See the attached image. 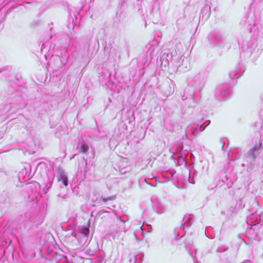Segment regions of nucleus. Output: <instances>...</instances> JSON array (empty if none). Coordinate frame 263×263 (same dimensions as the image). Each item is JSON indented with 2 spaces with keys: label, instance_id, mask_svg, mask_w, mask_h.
I'll return each mask as SVG.
<instances>
[{
  "label": "nucleus",
  "instance_id": "2",
  "mask_svg": "<svg viewBox=\"0 0 263 263\" xmlns=\"http://www.w3.org/2000/svg\"><path fill=\"white\" fill-rule=\"evenodd\" d=\"M61 181L62 183L65 185V186H67L68 184V180L67 177H62L61 178Z\"/></svg>",
  "mask_w": 263,
  "mask_h": 263
},
{
  "label": "nucleus",
  "instance_id": "3",
  "mask_svg": "<svg viewBox=\"0 0 263 263\" xmlns=\"http://www.w3.org/2000/svg\"><path fill=\"white\" fill-rule=\"evenodd\" d=\"M110 200V198H109V197H108V198H102V200L103 202H106V201H108V200Z\"/></svg>",
  "mask_w": 263,
  "mask_h": 263
},
{
  "label": "nucleus",
  "instance_id": "1",
  "mask_svg": "<svg viewBox=\"0 0 263 263\" xmlns=\"http://www.w3.org/2000/svg\"><path fill=\"white\" fill-rule=\"evenodd\" d=\"M255 150L256 147L254 146L249 151V155L252 160H254L255 158Z\"/></svg>",
  "mask_w": 263,
  "mask_h": 263
}]
</instances>
